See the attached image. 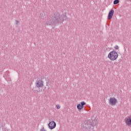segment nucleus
Returning a JSON list of instances; mask_svg holds the SVG:
<instances>
[{"mask_svg":"<svg viewBox=\"0 0 131 131\" xmlns=\"http://www.w3.org/2000/svg\"><path fill=\"white\" fill-rule=\"evenodd\" d=\"M66 19H67L66 14H62L60 16V15L57 13L55 16L49 18L45 25L47 26L50 25L52 26V27H55V26L58 25L59 23H63V21L66 20Z\"/></svg>","mask_w":131,"mask_h":131,"instance_id":"obj_1","label":"nucleus"},{"mask_svg":"<svg viewBox=\"0 0 131 131\" xmlns=\"http://www.w3.org/2000/svg\"><path fill=\"white\" fill-rule=\"evenodd\" d=\"M82 128L84 131H92V129H94V126L86 124V121H85L82 123Z\"/></svg>","mask_w":131,"mask_h":131,"instance_id":"obj_2","label":"nucleus"},{"mask_svg":"<svg viewBox=\"0 0 131 131\" xmlns=\"http://www.w3.org/2000/svg\"><path fill=\"white\" fill-rule=\"evenodd\" d=\"M108 58L111 61H115L118 58V54L116 51H113L108 54Z\"/></svg>","mask_w":131,"mask_h":131,"instance_id":"obj_3","label":"nucleus"},{"mask_svg":"<svg viewBox=\"0 0 131 131\" xmlns=\"http://www.w3.org/2000/svg\"><path fill=\"white\" fill-rule=\"evenodd\" d=\"M118 100L115 97H111L108 100V103L111 106H115L117 104Z\"/></svg>","mask_w":131,"mask_h":131,"instance_id":"obj_4","label":"nucleus"},{"mask_svg":"<svg viewBox=\"0 0 131 131\" xmlns=\"http://www.w3.org/2000/svg\"><path fill=\"white\" fill-rule=\"evenodd\" d=\"M124 122L127 126L131 127V116H128L124 119Z\"/></svg>","mask_w":131,"mask_h":131,"instance_id":"obj_5","label":"nucleus"},{"mask_svg":"<svg viewBox=\"0 0 131 131\" xmlns=\"http://www.w3.org/2000/svg\"><path fill=\"white\" fill-rule=\"evenodd\" d=\"M57 124L54 121H50L48 124V126L50 129H54L56 126Z\"/></svg>","mask_w":131,"mask_h":131,"instance_id":"obj_6","label":"nucleus"},{"mask_svg":"<svg viewBox=\"0 0 131 131\" xmlns=\"http://www.w3.org/2000/svg\"><path fill=\"white\" fill-rule=\"evenodd\" d=\"M36 88H42L43 86V82L41 80H37L36 82Z\"/></svg>","mask_w":131,"mask_h":131,"instance_id":"obj_7","label":"nucleus"},{"mask_svg":"<svg viewBox=\"0 0 131 131\" xmlns=\"http://www.w3.org/2000/svg\"><path fill=\"white\" fill-rule=\"evenodd\" d=\"M86 104L85 102L82 101L80 103H79L77 105V108L78 110H81V109H83V106Z\"/></svg>","mask_w":131,"mask_h":131,"instance_id":"obj_8","label":"nucleus"},{"mask_svg":"<svg viewBox=\"0 0 131 131\" xmlns=\"http://www.w3.org/2000/svg\"><path fill=\"white\" fill-rule=\"evenodd\" d=\"M114 14V10L112 9L108 15V19H112V17H113V14Z\"/></svg>","mask_w":131,"mask_h":131,"instance_id":"obj_9","label":"nucleus"},{"mask_svg":"<svg viewBox=\"0 0 131 131\" xmlns=\"http://www.w3.org/2000/svg\"><path fill=\"white\" fill-rule=\"evenodd\" d=\"M117 4H119V0H115L114 1V5H117Z\"/></svg>","mask_w":131,"mask_h":131,"instance_id":"obj_10","label":"nucleus"},{"mask_svg":"<svg viewBox=\"0 0 131 131\" xmlns=\"http://www.w3.org/2000/svg\"><path fill=\"white\" fill-rule=\"evenodd\" d=\"M114 49L115 50H118V49H119V47H118V46H115L114 47Z\"/></svg>","mask_w":131,"mask_h":131,"instance_id":"obj_11","label":"nucleus"},{"mask_svg":"<svg viewBox=\"0 0 131 131\" xmlns=\"http://www.w3.org/2000/svg\"><path fill=\"white\" fill-rule=\"evenodd\" d=\"M15 24H16V25H19V21L15 20Z\"/></svg>","mask_w":131,"mask_h":131,"instance_id":"obj_12","label":"nucleus"},{"mask_svg":"<svg viewBox=\"0 0 131 131\" xmlns=\"http://www.w3.org/2000/svg\"><path fill=\"white\" fill-rule=\"evenodd\" d=\"M56 108H57V109H60V105H57L56 106Z\"/></svg>","mask_w":131,"mask_h":131,"instance_id":"obj_13","label":"nucleus"},{"mask_svg":"<svg viewBox=\"0 0 131 131\" xmlns=\"http://www.w3.org/2000/svg\"><path fill=\"white\" fill-rule=\"evenodd\" d=\"M40 131H47V130H46V129H45V128L43 127L42 128H41V129H40Z\"/></svg>","mask_w":131,"mask_h":131,"instance_id":"obj_14","label":"nucleus"},{"mask_svg":"<svg viewBox=\"0 0 131 131\" xmlns=\"http://www.w3.org/2000/svg\"><path fill=\"white\" fill-rule=\"evenodd\" d=\"M96 124H97V122L95 123V124H94V125H96Z\"/></svg>","mask_w":131,"mask_h":131,"instance_id":"obj_15","label":"nucleus"},{"mask_svg":"<svg viewBox=\"0 0 131 131\" xmlns=\"http://www.w3.org/2000/svg\"><path fill=\"white\" fill-rule=\"evenodd\" d=\"M127 1H129L130 2H131V0H127Z\"/></svg>","mask_w":131,"mask_h":131,"instance_id":"obj_16","label":"nucleus"}]
</instances>
